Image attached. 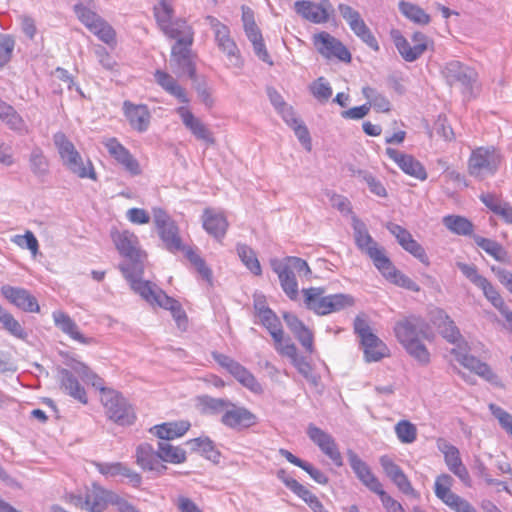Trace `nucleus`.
Wrapping results in <instances>:
<instances>
[{"instance_id": "60", "label": "nucleus", "mask_w": 512, "mask_h": 512, "mask_svg": "<svg viewBox=\"0 0 512 512\" xmlns=\"http://www.w3.org/2000/svg\"><path fill=\"white\" fill-rule=\"evenodd\" d=\"M247 38L253 45V50H254L255 55L263 62L268 63L269 65H272L273 62H272L271 57L266 49L265 44H264L261 31L258 33H255V36L249 35V36H247Z\"/></svg>"}, {"instance_id": "43", "label": "nucleus", "mask_w": 512, "mask_h": 512, "mask_svg": "<svg viewBox=\"0 0 512 512\" xmlns=\"http://www.w3.org/2000/svg\"><path fill=\"white\" fill-rule=\"evenodd\" d=\"M73 11L76 14L78 20L87 28L89 31L92 28H96L95 25L102 18L95 11V3L77 2L73 6Z\"/></svg>"}, {"instance_id": "12", "label": "nucleus", "mask_w": 512, "mask_h": 512, "mask_svg": "<svg viewBox=\"0 0 512 512\" xmlns=\"http://www.w3.org/2000/svg\"><path fill=\"white\" fill-rule=\"evenodd\" d=\"M206 20L214 30L218 47L226 54L229 65L240 68L243 61L236 43L230 37L229 28L213 16H208Z\"/></svg>"}, {"instance_id": "37", "label": "nucleus", "mask_w": 512, "mask_h": 512, "mask_svg": "<svg viewBox=\"0 0 512 512\" xmlns=\"http://www.w3.org/2000/svg\"><path fill=\"white\" fill-rule=\"evenodd\" d=\"M0 119L12 130L19 134L28 133V126L17 111L0 99Z\"/></svg>"}, {"instance_id": "54", "label": "nucleus", "mask_w": 512, "mask_h": 512, "mask_svg": "<svg viewBox=\"0 0 512 512\" xmlns=\"http://www.w3.org/2000/svg\"><path fill=\"white\" fill-rule=\"evenodd\" d=\"M350 29L354 34L359 37L364 43L375 51L379 50V45L376 38L373 36L371 30L362 19L355 25L351 26Z\"/></svg>"}, {"instance_id": "48", "label": "nucleus", "mask_w": 512, "mask_h": 512, "mask_svg": "<svg viewBox=\"0 0 512 512\" xmlns=\"http://www.w3.org/2000/svg\"><path fill=\"white\" fill-rule=\"evenodd\" d=\"M362 93L364 97L369 100V108L372 106L374 109H376L378 112H388L390 111L391 105L389 100L382 95L381 93H378L375 89L371 87H363Z\"/></svg>"}, {"instance_id": "33", "label": "nucleus", "mask_w": 512, "mask_h": 512, "mask_svg": "<svg viewBox=\"0 0 512 512\" xmlns=\"http://www.w3.org/2000/svg\"><path fill=\"white\" fill-rule=\"evenodd\" d=\"M294 9L303 19L315 24L325 23L329 20L327 9L311 1H296Z\"/></svg>"}, {"instance_id": "20", "label": "nucleus", "mask_w": 512, "mask_h": 512, "mask_svg": "<svg viewBox=\"0 0 512 512\" xmlns=\"http://www.w3.org/2000/svg\"><path fill=\"white\" fill-rule=\"evenodd\" d=\"M439 449L444 455L445 464L448 469L457 476L466 487H471L472 480L468 469L462 462L459 449L449 443H443L442 446H439Z\"/></svg>"}, {"instance_id": "18", "label": "nucleus", "mask_w": 512, "mask_h": 512, "mask_svg": "<svg viewBox=\"0 0 512 512\" xmlns=\"http://www.w3.org/2000/svg\"><path fill=\"white\" fill-rule=\"evenodd\" d=\"M314 45L320 54L326 58H337L341 61H350L351 54L347 48L335 37L327 32L314 36Z\"/></svg>"}, {"instance_id": "24", "label": "nucleus", "mask_w": 512, "mask_h": 512, "mask_svg": "<svg viewBox=\"0 0 512 512\" xmlns=\"http://www.w3.org/2000/svg\"><path fill=\"white\" fill-rule=\"evenodd\" d=\"M386 154L407 175H410L421 181H424L427 178V173L424 166L413 156L404 154L393 148H387Z\"/></svg>"}, {"instance_id": "3", "label": "nucleus", "mask_w": 512, "mask_h": 512, "mask_svg": "<svg viewBox=\"0 0 512 512\" xmlns=\"http://www.w3.org/2000/svg\"><path fill=\"white\" fill-rule=\"evenodd\" d=\"M70 365L84 382L103 392L101 402L104 406L105 414L110 420L122 426L133 424L135 413L131 405L120 393L114 390H105L103 379L83 362L74 361Z\"/></svg>"}, {"instance_id": "41", "label": "nucleus", "mask_w": 512, "mask_h": 512, "mask_svg": "<svg viewBox=\"0 0 512 512\" xmlns=\"http://www.w3.org/2000/svg\"><path fill=\"white\" fill-rule=\"evenodd\" d=\"M304 303L306 307L318 315H325L326 296L325 290L320 287L303 289Z\"/></svg>"}, {"instance_id": "22", "label": "nucleus", "mask_w": 512, "mask_h": 512, "mask_svg": "<svg viewBox=\"0 0 512 512\" xmlns=\"http://www.w3.org/2000/svg\"><path fill=\"white\" fill-rule=\"evenodd\" d=\"M75 359H72L68 366L70 368ZM76 373L73 369L68 370L65 368H59L57 372V378L59 381L60 389L67 395L73 397L75 400L79 401L82 404L88 403V398L84 387L79 383L77 378L74 376Z\"/></svg>"}, {"instance_id": "52", "label": "nucleus", "mask_w": 512, "mask_h": 512, "mask_svg": "<svg viewBox=\"0 0 512 512\" xmlns=\"http://www.w3.org/2000/svg\"><path fill=\"white\" fill-rule=\"evenodd\" d=\"M192 450L201 452L207 459L216 460L219 456L209 438H195L187 442Z\"/></svg>"}, {"instance_id": "36", "label": "nucleus", "mask_w": 512, "mask_h": 512, "mask_svg": "<svg viewBox=\"0 0 512 512\" xmlns=\"http://www.w3.org/2000/svg\"><path fill=\"white\" fill-rule=\"evenodd\" d=\"M392 36L398 52L405 61L413 62L425 52L423 44H410L399 31H394Z\"/></svg>"}, {"instance_id": "23", "label": "nucleus", "mask_w": 512, "mask_h": 512, "mask_svg": "<svg viewBox=\"0 0 512 512\" xmlns=\"http://www.w3.org/2000/svg\"><path fill=\"white\" fill-rule=\"evenodd\" d=\"M176 112L180 116L184 126L196 139L203 141L208 145H213L215 143L213 133L209 130L207 125L197 118L189 109L182 106L177 108Z\"/></svg>"}, {"instance_id": "13", "label": "nucleus", "mask_w": 512, "mask_h": 512, "mask_svg": "<svg viewBox=\"0 0 512 512\" xmlns=\"http://www.w3.org/2000/svg\"><path fill=\"white\" fill-rule=\"evenodd\" d=\"M176 43L172 47L171 51V66L174 67L178 72L187 74L190 79L196 78V68L193 62L190 46L193 42V32L190 31V41L180 42L181 35L176 36Z\"/></svg>"}, {"instance_id": "27", "label": "nucleus", "mask_w": 512, "mask_h": 512, "mask_svg": "<svg viewBox=\"0 0 512 512\" xmlns=\"http://www.w3.org/2000/svg\"><path fill=\"white\" fill-rule=\"evenodd\" d=\"M136 463L143 470L153 471L162 474L166 470V466L161 463L159 452L155 451L148 443L140 444L136 448Z\"/></svg>"}, {"instance_id": "29", "label": "nucleus", "mask_w": 512, "mask_h": 512, "mask_svg": "<svg viewBox=\"0 0 512 512\" xmlns=\"http://www.w3.org/2000/svg\"><path fill=\"white\" fill-rule=\"evenodd\" d=\"M123 111L133 129L138 132H145L148 129L151 115L146 105H135L130 101H125Z\"/></svg>"}, {"instance_id": "32", "label": "nucleus", "mask_w": 512, "mask_h": 512, "mask_svg": "<svg viewBox=\"0 0 512 512\" xmlns=\"http://www.w3.org/2000/svg\"><path fill=\"white\" fill-rule=\"evenodd\" d=\"M377 269L382 274V276L391 283L413 292L420 291V286L411 278L397 270L389 258L384 261Z\"/></svg>"}, {"instance_id": "21", "label": "nucleus", "mask_w": 512, "mask_h": 512, "mask_svg": "<svg viewBox=\"0 0 512 512\" xmlns=\"http://www.w3.org/2000/svg\"><path fill=\"white\" fill-rule=\"evenodd\" d=\"M347 457L352 470L363 485L377 495L383 491L382 484L370 467L353 450L347 451Z\"/></svg>"}, {"instance_id": "11", "label": "nucleus", "mask_w": 512, "mask_h": 512, "mask_svg": "<svg viewBox=\"0 0 512 512\" xmlns=\"http://www.w3.org/2000/svg\"><path fill=\"white\" fill-rule=\"evenodd\" d=\"M453 481L449 474L437 476L434 485L435 495L455 512H477L467 500L451 491Z\"/></svg>"}, {"instance_id": "62", "label": "nucleus", "mask_w": 512, "mask_h": 512, "mask_svg": "<svg viewBox=\"0 0 512 512\" xmlns=\"http://www.w3.org/2000/svg\"><path fill=\"white\" fill-rule=\"evenodd\" d=\"M204 413H218L226 410L229 402L223 399L204 396L199 399Z\"/></svg>"}, {"instance_id": "7", "label": "nucleus", "mask_w": 512, "mask_h": 512, "mask_svg": "<svg viewBox=\"0 0 512 512\" xmlns=\"http://www.w3.org/2000/svg\"><path fill=\"white\" fill-rule=\"evenodd\" d=\"M441 72L450 86L459 87L464 94H471L477 86L476 70L458 60L447 62Z\"/></svg>"}, {"instance_id": "2", "label": "nucleus", "mask_w": 512, "mask_h": 512, "mask_svg": "<svg viewBox=\"0 0 512 512\" xmlns=\"http://www.w3.org/2000/svg\"><path fill=\"white\" fill-rule=\"evenodd\" d=\"M433 324L439 329L440 334L450 343L456 346L451 350L455 359L465 368L475 372L493 385L501 386L498 376L489 365L468 354V346L463 341L459 329L445 311L438 309L433 313Z\"/></svg>"}, {"instance_id": "31", "label": "nucleus", "mask_w": 512, "mask_h": 512, "mask_svg": "<svg viewBox=\"0 0 512 512\" xmlns=\"http://www.w3.org/2000/svg\"><path fill=\"white\" fill-rule=\"evenodd\" d=\"M52 317L55 326L73 340L85 345L91 344L93 342V338L85 337L79 331L78 325L68 314L57 310L52 313Z\"/></svg>"}, {"instance_id": "35", "label": "nucleus", "mask_w": 512, "mask_h": 512, "mask_svg": "<svg viewBox=\"0 0 512 512\" xmlns=\"http://www.w3.org/2000/svg\"><path fill=\"white\" fill-rule=\"evenodd\" d=\"M262 325L269 331L275 343V349L279 352V348L285 345L284 331L281 322L273 311H263V316L260 318Z\"/></svg>"}, {"instance_id": "17", "label": "nucleus", "mask_w": 512, "mask_h": 512, "mask_svg": "<svg viewBox=\"0 0 512 512\" xmlns=\"http://www.w3.org/2000/svg\"><path fill=\"white\" fill-rule=\"evenodd\" d=\"M102 144L107 149L109 155L131 175H139L141 173L139 162L116 138H105L102 140Z\"/></svg>"}, {"instance_id": "59", "label": "nucleus", "mask_w": 512, "mask_h": 512, "mask_svg": "<svg viewBox=\"0 0 512 512\" xmlns=\"http://www.w3.org/2000/svg\"><path fill=\"white\" fill-rule=\"evenodd\" d=\"M187 259L195 266L198 273L208 282L212 279V271L206 265L204 259H202L195 251L191 248L187 249L185 252Z\"/></svg>"}, {"instance_id": "44", "label": "nucleus", "mask_w": 512, "mask_h": 512, "mask_svg": "<svg viewBox=\"0 0 512 512\" xmlns=\"http://www.w3.org/2000/svg\"><path fill=\"white\" fill-rule=\"evenodd\" d=\"M158 452L161 462L179 464L186 460L185 451L178 446H173L168 441L158 443Z\"/></svg>"}, {"instance_id": "45", "label": "nucleus", "mask_w": 512, "mask_h": 512, "mask_svg": "<svg viewBox=\"0 0 512 512\" xmlns=\"http://www.w3.org/2000/svg\"><path fill=\"white\" fill-rule=\"evenodd\" d=\"M443 223L450 231L459 235H469L473 231V224L461 216H446L443 219Z\"/></svg>"}, {"instance_id": "53", "label": "nucleus", "mask_w": 512, "mask_h": 512, "mask_svg": "<svg viewBox=\"0 0 512 512\" xmlns=\"http://www.w3.org/2000/svg\"><path fill=\"white\" fill-rule=\"evenodd\" d=\"M478 288H480L483 291L484 296L487 298L488 301L491 302V304L497 308L502 314L503 311H509L504 303V300L498 293V291L493 287V285L485 279L483 283H481Z\"/></svg>"}, {"instance_id": "63", "label": "nucleus", "mask_w": 512, "mask_h": 512, "mask_svg": "<svg viewBox=\"0 0 512 512\" xmlns=\"http://www.w3.org/2000/svg\"><path fill=\"white\" fill-rule=\"evenodd\" d=\"M310 90L313 96L320 101H327L332 95V88L323 77L313 82Z\"/></svg>"}, {"instance_id": "38", "label": "nucleus", "mask_w": 512, "mask_h": 512, "mask_svg": "<svg viewBox=\"0 0 512 512\" xmlns=\"http://www.w3.org/2000/svg\"><path fill=\"white\" fill-rule=\"evenodd\" d=\"M190 428L188 421L167 422L161 425H156L153 430L155 435L163 441H168L174 438L183 436Z\"/></svg>"}, {"instance_id": "25", "label": "nucleus", "mask_w": 512, "mask_h": 512, "mask_svg": "<svg viewBox=\"0 0 512 512\" xmlns=\"http://www.w3.org/2000/svg\"><path fill=\"white\" fill-rule=\"evenodd\" d=\"M112 490H107L97 483H92L86 487L84 493V503L89 512H103L110 505V498L113 495Z\"/></svg>"}, {"instance_id": "58", "label": "nucleus", "mask_w": 512, "mask_h": 512, "mask_svg": "<svg viewBox=\"0 0 512 512\" xmlns=\"http://www.w3.org/2000/svg\"><path fill=\"white\" fill-rule=\"evenodd\" d=\"M295 494L300 497L313 512H329L318 499V497L310 490H308L304 485H302V487H298V491H296Z\"/></svg>"}, {"instance_id": "14", "label": "nucleus", "mask_w": 512, "mask_h": 512, "mask_svg": "<svg viewBox=\"0 0 512 512\" xmlns=\"http://www.w3.org/2000/svg\"><path fill=\"white\" fill-rule=\"evenodd\" d=\"M427 328L422 318L411 315L396 322L394 333L398 341L405 346L412 341L428 338Z\"/></svg>"}, {"instance_id": "16", "label": "nucleus", "mask_w": 512, "mask_h": 512, "mask_svg": "<svg viewBox=\"0 0 512 512\" xmlns=\"http://www.w3.org/2000/svg\"><path fill=\"white\" fill-rule=\"evenodd\" d=\"M213 358L221 367L233 375L243 386L253 392H258L261 390V386L253 374L250 373L240 363L222 353H213Z\"/></svg>"}, {"instance_id": "30", "label": "nucleus", "mask_w": 512, "mask_h": 512, "mask_svg": "<svg viewBox=\"0 0 512 512\" xmlns=\"http://www.w3.org/2000/svg\"><path fill=\"white\" fill-rule=\"evenodd\" d=\"M202 221L203 228L214 238L220 240L225 236L229 224L222 212L207 208L204 210Z\"/></svg>"}, {"instance_id": "47", "label": "nucleus", "mask_w": 512, "mask_h": 512, "mask_svg": "<svg viewBox=\"0 0 512 512\" xmlns=\"http://www.w3.org/2000/svg\"><path fill=\"white\" fill-rule=\"evenodd\" d=\"M239 258L243 264L255 275L262 273L260 262L258 261L254 251L247 245L240 244L237 246Z\"/></svg>"}, {"instance_id": "50", "label": "nucleus", "mask_w": 512, "mask_h": 512, "mask_svg": "<svg viewBox=\"0 0 512 512\" xmlns=\"http://www.w3.org/2000/svg\"><path fill=\"white\" fill-rule=\"evenodd\" d=\"M354 304V298L348 294H333L326 296L325 315L338 312Z\"/></svg>"}, {"instance_id": "55", "label": "nucleus", "mask_w": 512, "mask_h": 512, "mask_svg": "<svg viewBox=\"0 0 512 512\" xmlns=\"http://www.w3.org/2000/svg\"><path fill=\"white\" fill-rule=\"evenodd\" d=\"M11 241L22 249H28L35 257L39 252V243L33 232L26 231L24 235H14Z\"/></svg>"}, {"instance_id": "8", "label": "nucleus", "mask_w": 512, "mask_h": 512, "mask_svg": "<svg viewBox=\"0 0 512 512\" xmlns=\"http://www.w3.org/2000/svg\"><path fill=\"white\" fill-rule=\"evenodd\" d=\"M154 15L159 27L166 36L176 38V36L181 35L180 42L189 43L191 28L183 20L172 21L173 8L168 0L159 1L154 6Z\"/></svg>"}, {"instance_id": "26", "label": "nucleus", "mask_w": 512, "mask_h": 512, "mask_svg": "<svg viewBox=\"0 0 512 512\" xmlns=\"http://www.w3.org/2000/svg\"><path fill=\"white\" fill-rule=\"evenodd\" d=\"M255 420V415L248 409L236 406L230 402L221 418V422L225 426L233 429L250 427L255 424Z\"/></svg>"}, {"instance_id": "1", "label": "nucleus", "mask_w": 512, "mask_h": 512, "mask_svg": "<svg viewBox=\"0 0 512 512\" xmlns=\"http://www.w3.org/2000/svg\"><path fill=\"white\" fill-rule=\"evenodd\" d=\"M113 242L126 260L119 265L131 288L151 305L169 310L179 328H185L187 316L181 304L148 281H142L145 254L139 248L137 236L127 230L112 233Z\"/></svg>"}, {"instance_id": "5", "label": "nucleus", "mask_w": 512, "mask_h": 512, "mask_svg": "<svg viewBox=\"0 0 512 512\" xmlns=\"http://www.w3.org/2000/svg\"><path fill=\"white\" fill-rule=\"evenodd\" d=\"M53 142L67 170L79 178L96 180V172L92 162L89 159L85 161L82 158L74 144L63 132L55 133L53 135Z\"/></svg>"}, {"instance_id": "4", "label": "nucleus", "mask_w": 512, "mask_h": 512, "mask_svg": "<svg viewBox=\"0 0 512 512\" xmlns=\"http://www.w3.org/2000/svg\"><path fill=\"white\" fill-rule=\"evenodd\" d=\"M270 265L277 274L284 293L291 300H296L299 289L295 273L299 276H310L311 269L308 263L299 257L289 256L284 259L273 258L270 260Z\"/></svg>"}, {"instance_id": "64", "label": "nucleus", "mask_w": 512, "mask_h": 512, "mask_svg": "<svg viewBox=\"0 0 512 512\" xmlns=\"http://www.w3.org/2000/svg\"><path fill=\"white\" fill-rule=\"evenodd\" d=\"M1 324L3 328L15 338L20 340H26L28 338V333L11 313Z\"/></svg>"}, {"instance_id": "40", "label": "nucleus", "mask_w": 512, "mask_h": 512, "mask_svg": "<svg viewBox=\"0 0 512 512\" xmlns=\"http://www.w3.org/2000/svg\"><path fill=\"white\" fill-rule=\"evenodd\" d=\"M29 167L35 177L44 180L50 172V163L44 151L36 146L29 154Z\"/></svg>"}, {"instance_id": "61", "label": "nucleus", "mask_w": 512, "mask_h": 512, "mask_svg": "<svg viewBox=\"0 0 512 512\" xmlns=\"http://www.w3.org/2000/svg\"><path fill=\"white\" fill-rule=\"evenodd\" d=\"M489 410L512 438V415L493 403L489 404Z\"/></svg>"}, {"instance_id": "51", "label": "nucleus", "mask_w": 512, "mask_h": 512, "mask_svg": "<svg viewBox=\"0 0 512 512\" xmlns=\"http://www.w3.org/2000/svg\"><path fill=\"white\" fill-rule=\"evenodd\" d=\"M398 440L403 444H411L417 439V428L408 420H400L394 427Z\"/></svg>"}, {"instance_id": "15", "label": "nucleus", "mask_w": 512, "mask_h": 512, "mask_svg": "<svg viewBox=\"0 0 512 512\" xmlns=\"http://www.w3.org/2000/svg\"><path fill=\"white\" fill-rule=\"evenodd\" d=\"M307 435L336 466L341 467L343 465L342 455L332 435L314 424L308 426Z\"/></svg>"}, {"instance_id": "28", "label": "nucleus", "mask_w": 512, "mask_h": 512, "mask_svg": "<svg viewBox=\"0 0 512 512\" xmlns=\"http://www.w3.org/2000/svg\"><path fill=\"white\" fill-rule=\"evenodd\" d=\"M281 355L290 358L292 364L298 370V372L303 375V377L312 383L313 385H318L319 377L312 372L311 365L306 361V359L302 356H299L297 353L296 346L291 343L289 340L285 342L283 348H279V352Z\"/></svg>"}, {"instance_id": "39", "label": "nucleus", "mask_w": 512, "mask_h": 512, "mask_svg": "<svg viewBox=\"0 0 512 512\" xmlns=\"http://www.w3.org/2000/svg\"><path fill=\"white\" fill-rule=\"evenodd\" d=\"M361 344L367 362H377L387 355V346L375 334L366 336Z\"/></svg>"}, {"instance_id": "56", "label": "nucleus", "mask_w": 512, "mask_h": 512, "mask_svg": "<svg viewBox=\"0 0 512 512\" xmlns=\"http://www.w3.org/2000/svg\"><path fill=\"white\" fill-rule=\"evenodd\" d=\"M406 351L416 359L420 364L426 365L430 361V353L426 346L421 342V339L412 341L404 346Z\"/></svg>"}, {"instance_id": "19", "label": "nucleus", "mask_w": 512, "mask_h": 512, "mask_svg": "<svg viewBox=\"0 0 512 512\" xmlns=\"http://www.w3.org/2000/svg\"><path fill=\"white\" fill-rule=\"evenodd\" d=\"M1 294L11 304L25 312H39L37 299L26 289L11 285H3Z\"/></svg>"}, {"instance_id": "42", "label": "nucleus", "mask_w": 512, "mask_h": 512, "mask_svg": "<svg viewBox=\"0 0 512 512\" xmlns=\"http://www.w3.org/2000/svg\"><path fill=\"white\" fill-rule=\"evenodd\" d=\"M304 303L306 307L318 315H325L326 296L325 290L320 287L303 289Z\"/></svg>"}, {"instance_id": "34", "label": "nucleus", "mask_w": 512, "mask_h": 512, "mask_svg": "<svg viewBox=\"0 0 512 512\" xmlns=\"http://www.w3.org/2000/svg\"><path fill=\"white\" fill-rule=\"evenodd\" d=\"M154 76L156 83L168 94L175 97L181 103L189 102L186 90L173 76L161 70H157Z\"/></svg>"}, {"instance_id": "46", "label": "nucleus", "mask_w": 512, "mask_h": 512, "mask_svg": "<svg viewBox=\"0 0 512 512\" xmlns=\"http://www.w3.org/2000/svg\"><path fill=\"white\" fill-rule=\"evenodd\" d=\"M399 9L405 17L417 24L426 25L430 22V16L417 5L401 2Z\"/></svg>"}, {"instance_id": "9", "label": "nucleus", "mask_w": 512, "mask_h": 512, "mask_svg": "<svg viewBox=\"0 0 512 512\" xmlns=\"http://www.w3.org/2000/svg\"><path fill=\"white\" fill-rule=\"evenodd\" d=\"M153 220L167 250L172 253L186 252L188 248L182 243L177 225L164 210L153 209Z\"/></svg>"}, {"instance_id": "57", "label": "nucleus", "mask_w": 512, "mask_h": 512, "mask_svg": "<svg viewBox=\"0 0 512 512\" xmlns=\"http://www.w3.org/2000/svg\"><path fill=\"white\" fill-rule=\"evenodd\" d=\"M92 28L90 32L96 35L101 41L107 45L115 44V31L103 18Z\"/></svg>"}, {"instance_id": "6", "label": "nucleus", "mask_w": 512, "mask_h": 512, "mask_svg": "<svg viewBox=\"0 0 512 512\" xmlns=\"http://www.w3.org/2000/svg\"><path fill=\"white\" fill-rule=\"evenodd\" d=\"M500 162V154L494 148L479 147L469 157L468 172L472 177L483 180L496 173Z\"/></svg>"}, {"instance_id": "49", "label": "nucleus", "mask_w": 512, "mask_h": 512, "mask_svg": "<svg viewBox=\"0 0 512 512\" xmlns=\"http://www.w3.org/2000/svg\"><path fill=\"white\" fill-rule=\"evenodd\" d=\"M474 241L477 244V246H479L492 257H494L496 260H505L507 253L498 242L481 236H474Z\"/></svg>"}, {"instance_id": "10", "label": "nucleus", "mask_w": 512, "mask_h": 512, "mask_svg": "<svg viewBox=\"0 0 512 512\" xmlns=\"http://www.w3.org/2000/svg\"><path fill=\"white\" fill-rule=\"evenodd\" d=\"M352 227L357 247L373 261L378 268L384 261L388 259L385 251L369 234L366 225L357 217L352 218Z\"/></svg>"}]
</instances>
